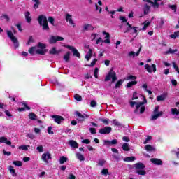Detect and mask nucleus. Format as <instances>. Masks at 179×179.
<instances>
[{
    "label": "nucleus",
    "instance_id": "nucleus-1",
    "mask_svg": "<svg viewBox=\"0 0 179 179\" xmlns=\"http://www.w3.org/2000/svg\"><path fill=\"white\" fill-rule=\"evenodd\" d=\"M45 48H47V45L39 42L37 45V47H31L29 49L28 52H29L31 55H34V51H36V53L38 55H45V52H47V50H45Z\"/></svg>",
    "mask_w": 179,
    "mask_h": 179
},
{
    "label": "nucleus",
    "instance_id": "nucleus-2",
    "mask_svg": "<svg viewBox=\"0 0 179 179\" xmlns=\"http://www.w3.org/2000/svg\"><path fill=\"white\" fill-rule=\"evenodd\" d=\"M38 23L42 27L43 31H50V27L48 26V20L44 15H41L37 19Z\"/></svg>",
    "mask_w": 179,
    "mask_h": 179
},
{
    "label": "nucleus",
    "instance_id": "nucleus-3",
    "mask_svg": "<svg viewBox=\"0 0 179 179\" xmlns=\"http://www.w3.org/2000/svg\"><path fill=\"white\" fill-rule=\"evenodd\" d=\"M111 83H114L117 80V73L114 71V69L111 68L108 74L106 75V77L105 78V82H108L111 80Z\"/></svg>",
    "mask_w": 179,
    "mask_h": 179
},
{
    "label": "nucleus",
    "instance_id": "nucleus-4",
    "mask_svg": "<svg viewBox=\"0 0 179 179\" xmlns=\"http://www.w3.org/2000/svg\"><path fill=\"white\" fill-rule=\"evenodd\" d=\"M159 108H160V106H155L154 111H153L154 115H152L150 118L151 121H155V120H157V118H159V117H162V115H163V111L159 112Z\"/></svg>",
    "mask_w": 179,
    "mask_h": 179
},
{
    "label": "nucleus",
    "instance_id": "nucleus-5",
    "mask_svg": "<svg viewBox=\"0 0 179 179\" xmlns=\"http://www.w3.org/2000/svg\"><path fill=\"white\" fill-rule=\"evenodd\" d=\"M64 47L65 48H68V50H71L73 57H77V58H80V53L79 52V51H78V49L69 45H64Z\"/></svg>",
    "mask_w": 179,
    "mask_h": 179
},
{
    "label": "nucleus",
    "instance_id": "nucleus-6",
    "mask_svg": "<svg viewBox=\"0 0 179 179\" xmlns=\"http://www.w3.org/2000/svg\"><path fill=\"white\" fill-rule=\"evenodd\" d=\"M144 101L143 102H136V101H131L130 106L131 107H134L136 104V110H138L141 108V106H143V104H146L148 103V100H146V97L143 96Z\"/></svg>",
    "mask_w": 179,
    "mask_h": 179
},
{
    "label": "nucleus",
    "instance_id": "nucleus-7",
    "mask_svg": "<svg viewBox=\"0 0 179 179\" xmlns=\"http://www.w3.org/2000/svg\"><path fill=\"white\" fill-rule=\"evenodd\" d=\"M75 115H76V117H78V118H77V120L80 122L85 121V120H86V118H89V115H87L85 113L83 115H82V113H80L79 111H76Z\"/></svg>",
    "mask_w": 179,
    "mask_h": 179
},
{
    "label": "nucleus",
    "instance_id": "nucleus-8",
    "mask_svg": "<svg viewBox=\"0 0 179 179\" xmlns=\"http://www.w3.org/2000/svg\"><path fill=\"white\" fill-rule=\"evenodd\" d=\"M111 131H113V128H111V127H105L103 128H101L99 132L101 135H108V134H110Z\"/></svg>",
    "mask_w": 179,
    "mask_h": 179
},
{
    "label": "nucleus",
    "instance_id": "nucleus-9",
    "mask_svg": "<svg viewBox=\"0 0 179 179\" xmlns=\"http://www.w3.org/2000/svg\"><path fill=\"white\" fill-rule=\"evenodd\" d=\"M51 159H52V157L51 156V153H50L48 151L42 155V160L45 163H48V160Z\"/></svg>",
    "mask_w": 179,
    "mask_h": 179
},
{
    "label": "nucleus",
    "instance_id": "nucleus-10",
    "mask_svg": "<svg viewBox=\"0 0 179 179\" xmlns=\"http://www.w3.org/2000/svg\"><path fill=\"white\" fill-rule=\"evenodd\" d=\"M0 143H6V145H8L9 146H11V148H15V145H12V142L8 140V138L2 136L0 137Z\"/></svg>",
    "mask_w": 179,
    "mask_h": 179
},
{
    "label": "nucleus",
    "instance_id": "nucleus-11",
    "mask_svg": "<svg viewBox=\"0 0 179 179\" xmlns=\"http://www.w3.org/2000/svg\"><path fill=\"white\" fill-rule=\"evenodd\" d=\"M94 30V27H92V24H85L83 27L82 31H83V32L89 31H93Z\"/></svg>",
    "mask_w": 179,
    "mask_h": 179
},
{
    "label": "nucleus",
    "instance_id": "nucleus-12",
    "mask_svg": "<svg viewBox=\"0 0 179 179\" xmlns=\"http://www.w3.org/2000/svg\"><path fill=\"white\" fill-rule=\"evenodd\" d=\"M66 22H68L71 26H73V27H75V22H73V20H72V15L71 14H66Z\"/></svg>",
    "mask_w": 179,
    "mask_h": 179
},
{
    "label": "nucleus",
    "instance_id": "nucleus-13",
    "mask_svg": "<svg viewBox=\"0 0 179 179\" xmlns=\"http://www.w3.org/2000/svg\"><path fill=\"white\" fill-rule=\"evenodd\" d=\"M52 118H54V121L57 124H61L62 121H64L65 120V119H64V117L59 116V115H53L52 116Z\"/></svg>",
    "mask_w": 179,
    "mask_h": 179
},
{
    "label": "nucleus",
    "instance_id": "nucleus-14",
    "mask_svg": "<svg viewBox=\"0 0 179 179\" xmlns=\"http://www.w3.org/2000/svg\"><path fill=\"white\" fill-rule=\"evenodd\" d=\"M150 162L156 166H163V161L159 158H152Z\"/></svg>",
    "mask_w": 179,
    "mask_h": 179
},
{
    "label": "nucleus",
    "instance_id": "nucleus-15",
    "mask_svg": "<svg viewBox=\"0 0 179 179\" xmlns=\"http://www.w3.org/2000/svg\"><path fill=\"white\" fill-rule=\"evenodd\" d=\"M134 167L135 168L136 170H144L145 166V164L142 162H138L134 165Z\"/></svg>",
    "mask_w": 179,
    "mask_h": 179
},
{
    "label": "nucleus",
    "instance_id": "nucleus-16",
    "mask_svg": "<svg viewBox=\"0 0 179 179\" xmlns=\"http://www.w3.org/2000/svg\"><path fill=\"white\" fill-rule=\"evenodd\" d=\"M21 103L22 104V106H24V107L18 108L19 113H22V111H26V110L31 109V108L29 106H27V103H26V102L23 101V102H21Z\"/></svg>",
    "mask_w": 179,
    "mask_h": 179
},
{
    "label": "nucleus",
    "instance_id": "nucleus-17",
    "mask_svg": "<svg viewBox=\"0 0 179 179\" xmlns=\"http://www.w3.org/2000/svg\"><path fill=\"white\" fill-rule=\"evenodd\" d=\"M69 145L74 149H78L79 148V144L75 140H70L69 141Z\"/></svg>",
    "mask_w": 179,
    "mask_h": 179
},
{
    "label": "nucleus",
    "instance_id": "nucleus-18",
    "mask_svg": "<svg viewBox=\"0 0 179 179\" xmlns=\"http://www.w3.org/2000/svg\"><path fill=\"white\" fill-rule=\"evenodd\" d=\"M103 34L106 36L105 38H106L103 41V43H105L106 44H110V43H111V41L110 40V34L103 31Z\"/></svg>",
    "mask_w": 179,
    "mask_h": 179
},
{
    "label": "nucleus",
    "instance_id": "nucleus-19",
    "mask_svg": "<svg viewBox=\"0 0 179 179\" xmlns=\"http://www.w3.org/2000/svg\"><path fill=\"white\" fill-rule=\"evenodd\" d=\"M59 52H61V50H57V48L55 47L52 48L49 51V54H50V55H58Z\"/></svg>",
    "mask_w": 179,
    "mask_h": 179
},
{
    "label": "nucleus",
    "instance_id": "nucleus-20",
    "mask_svg": "<svg viewBox=\"0 0 179 179\" xmlns=\"http://www.w3.org/2000/svg\"><path fill=\"white\" fill-rule=\"evenodd\" d=\"M144 15H148L149 12H150V6L148 4H145L143 8Z\"/></svg>",
    "mask_w": 179,
    "mask_h": 179
},
{
    "label": "nucleus",
    "instance_id": "nucleus-21",
    "mask_svg": "<svg viewBox=\"0 0 179 179\" xmlns=\"http://www.w3.org/2000/svg\"><path fill=\"white\" fill-rule=\"evenodd\" d=\"M145 150L147 151V152H155L156 151V148H155V147L152 146L151 145H146L145 146Z\"/></svg>",
    "mask_w": 179,
    "mask_h": 179
},
{
    "label": "nucleus",
    "instance_id": "nucleus-22",
    "mask_svg": "<svg viewBox=\"0 0 179 179\" xmlns=\"http://www.w3.org/2000/svg\"><path fill=\"white\" fill-rule=\"evenodd\" d=\"M92 55H93V50L90 49L85 55V58L87 61H90V58H92Z\"/></svg>",
    "mask_w": 179,
    "mask_h": 179
},
{
    "label": "nucleus",
    "instance_id": "nucleus-23",
    "mask_svg": "<svg viewBox=\"0 0 179 179\" xmlns=\"http://www.w3.org/2000/svg\"><path fill=\"white\" fill-rule=\"evenodd\" d=\"M126 26H127V27L124 31V33H129L131 31V30H132L134 27H132V24H129V22H127Z\"/></svg>",
    "mask_w": 179,
    "mask_h": 179
},
{
    "label": "nucleus",
    "instance_id": "nucleus-24",
    "mask_svg": "<svg viewBox=\"0 0 179 179\" xmlns=\"http://www.w3.org/2000/svg\"><path fill=\"white\" fill-rule=\"evenodd\" d=\"M122 149L124 152H129L131 150V149L129 148V144H128L127 143H123V145L122 146Z\"/></svg>",
    "mask_w": 179,
    "mask_h": 179
},
{
    "label": "nucleus",
    "instance_id": "nucleus-25",
    "mask_svg": "<svg viewBox=\"0 0 179 179\" xmlns=\"http://www.w3.org/2000/svg\"><path fill=\"white\" fill-rule=\"evenodd\" d=\"M124 83V80H119L115 85L114 89H120L122 84Z\"/></svg>",
    "mask_w": 179,
    "mask_h": 179
},
{
    "label": "nucleus",
    "instance_id": "nucleus-26",
    "mask_svg": "<svg viewBox=\"0 0 179 179\" xmlns=\"http://www.w3.org/2000/svg\"><path fill=\"white\" fill-rule=\"evenodd\" d=\"M135 85H138V81H136V80L130 81L127 84L126 87H127V89H129V88L132 87V86H134Z\"/></svg>",
    "mask_w": 179,
    "mask_h": 179
},
{
    "label": "nucleus",
    "instance_id": "nucleus-27",
    "mask_svg": "<svg viewBox=\"0 0 179 179\" xmlns=\"http://www.w3.org/2000/svg\"><path fill=\"white\" fill-rule=\"evenodd\" d=\"M25 19L27 23L31 22V17L30 16V12L27 11L25 13Z\"/></svg>",
    "mask_w": 179,
    "mask_h": 179
},
{
    "label": "nucleus",
    "instance_id": "nucleus-28",
    "mask_svg": "<svg viewBox=\"0 0 179 179\" xmlns=\"http://www.w3.org/2000/svg\"><path fill=\"white\" fill-rule=\"evenodd\" d=\"M134 160H136V157L134 156L127 157L124 159V162H134Z\"/></svg>",
    "mask_w": 179,
    "mask_h": 179
},
{
    "label": "nucleus",
    "instance_id": "nucleus-29",
    "mask_svg": "<svg viewBox=\"0 0 179 179\" xmlns=\"http://www.w3.org/2000/svg\"><path fill=\"white\" fill-rule=\"evenodd\" d=\"M66 162H68V157H64V156L60 157V158H59L60 164H64V163H66Z\"/></svg>",
    "mask_w": 179,
    "mask_h": 179
},
{
    "label": "nucleus",
    "instance_id": "nucleus-30",
    "mask_svg": "<svg viewBox=\"0 0 179 179\" xmlns=\"http://www.w3.org/2000/svg\"><path fill=\"white\" fill-rule=\"evenodd\" d=\"M32 2H34L35 3L34 4V9H38V6H40V0H32Z\"/></svg>",
    "mask_w": 179,
    "mask_h": 179
},
{
    "label": "nucleus",
    "instance_id": "nucleus-31",
    "mask_svg": "<svg viewBox=\"0 0 179 179\" xmlns=\"http://www.w3.org/2000/svg\"><path fill=\"white\" fill-rule=\"evenodd\" d=\"M10 40H11V41L15 44L16 47H19V42L17 41V38H16V36H13L12 38H10Z\"/></svg>",
    "mask_w": 179,
    "mask_h": 179
},
{
    "label": "nucleus",
    "instance_id": "nucleus-32",
    "mask_svg": "<svg viewBox=\"0 0 179 179\" xmlns=\"http://www.w3.org/2000/svg\"><path fill=\"white\" fill-rule=\"evenodd\" d=\"M29 120H32V121L36 120V118H37V115H36V113H31L29 114L28 115Z\"/></svg>",
    "mask_w": 179,
    "mask_h": 179
},
{
    "label": "nucleus",
    "instance_id": "nucleus-33",
    "mask_svg": "<svg viewBox=\"0 0 179 179\" xmlns=\"http://www.w3.org/2000/svg\"><path fill=\"white\" fill-rule=\"evenodd\" d=\"M178 51V50L177 49L173 50L171 49V48H170L168 51L165 52V55H167L169 54H175V52H177Z\"/></svg>",
    "mask_w": 179,
    "mask_h": 179
},
{
    "label": "nucleus",
    "instance_id": "nucleus-34",
    "mask_svg": "<svg viewBox=\"0 0 179 179\" xmlns=\"http://www.w3.org/2000/svg\"><path fill=\"white\" fill-rule=\"evenodd\" d=\"M71 56V52L68 51L64 56V59L66 62H68L69 61V58Z\"/></svg>",
    "mask_w": 179,
    "mask_h": 179
},
{
    "label": "nucleus",
    "instance_id": "nucleus-35",
    "mask_svg": "<svg viewBox=\"0 0 179 179\" xmlns=\"http://www.w3.org/2000/svg\"><path fill=\"white\" fill-rule=\"evenodd\" d=\"M171 113L172 115H179V110H178L177 108H171Z\"/></svg>",
    "mask_w": 179,
    "mask_h": 179
},
{
    "label": "nucleus",
    "instance_id": "nucleus-36",
    "mask_svg": "<svg viewBox=\"0 0 179 179\" xmlns=\"http://www.w3.org/2000/svg\"><path fill=\"white\" fill-rule=\"evenodd\" d=\"M136 174H138V176H146V171L143 169H139L136 171Z\"/></svg>",
    "mask_w": 179,
    "mask_h": 179
},
{
    "label": "nucleus",
    "instance_id": "nucleus-37",
    "mask_svg": "<svg viewBox=\"0 0 179 179\" xmlns=\"http://www.w3.org/2000/svg\"><path fill=\"white\" fill-rule=\"evenodd\" d=\"M76 157H77V159H78V160H80V162H84V160H85V157H83V155L81 153H80V152H78V153L76 154Z\"/></svg>",
    "mask_w": 179,
    "mask_h": 179
},
{
    "label": "nucleus",
    "instance_id": "nucleus-38",
    "mask_svg": "<svg viewBox=\"0 0 179 179\" xmlns=\"http://www.w3.org/2000/svg\"><path fill=\"white\" fill-rule=\"evenodd\" d=\"M9 171L11 174H13V177H16V176H17V174L16 173V171L13 169V166H9Z\"/></svg>",
    "mask_w": 179,
    "mask_h": 179
},
{
    "label": "nucleus",
    "instance_id": "nucleus-39",
    "mask_svg": "<svg viewBox=\"0 0 179 179\" xmlns=\"http://www.w3.org/2000/svg\"><path fill=\"white\" fill-rule=\"evenodd\" d=\"M13 164H14V166H17V167H22L23 166V162L21 161H13Z\"/></svg>",
    "mask_w": 179,
    "mask_h": 179
},
{
    "label": "nucleus",
    "instance_id": "nucleus-40",
    "mask_svg": "<svg viewBox=\"0 0 179 179\" xmlns=\"http://www.w3.org/2000/svg\"><path fill=\"white\" fill-rule=\"evenodd\" d=\"M57 36H52L50 39V44H55V43H57Z\"/></svg>",
    "mask_w": 179,
    "mask_h": 179
},
{
    "label": "nucleus",
    "instance_id": "nucleus-41",
    "mask_svg": "<svg viewBox=\"0 0 179 179\" xmlns=\"http://www.w3.org/2000/svg\"><path fill=\"white\" fill-rule=\"evenodd\" d=\"M151 5H152V8H154V9H159V8H160V3L156 1H152Z\"/></svg>",
    "mask_w": 179,
    "mask_h": 179
},
{
    "label": "nucleus",
    "instance_id": "nucleus-42",
    "mask_svg": "<svg viewBox=\"0 0 179 179\" xmlns=\"http://www.w3.org/2000/svg\"><path fill=\"white\" fill-rule=\"evenodd\" d=\"M166 100V95H159L157 96V101H164Z\"/></svg>",
    "mask_w": 179,
    "mask_h": 179
},
{
    "label": "nucleus",
    "instance_id": "nucleus-43",
    "mask_svg": "<svg viewBox=\"0 0 179 179\" xmlns=\"http://www.w3.org/2000/svg\"><path fill=\"white\" fill-rule=\"evenodd\" d=\"M29 148H30V145H22L19 146L18 149H21L22 150H29Z\"/></svg>",
    "mask_w": 179,
    "mask_h": 179
},
{
    "label": "nucleus",
    "instance_id": "nucleus-44",
    "mask_svg": "<svg viewBox=\"0 0 179 179\" xmlns=\"http://www.w3.org/2000/svg\"><path fill=\"white\" fill-rule=\"evenodd\" d=\"M48 20L49 23L51 24L52 26H55V24L54 23V22H55V20L54 19V17L50 16V17H48Z\"/></svg>",
    "mask_w": 179,
    "mask_h": 179
},
{
    "label": "nucleus",
    "instance_id": "nucleus-45",
    "mask_svg": "<svg viewBox=\"0 0 179 179\" xmlns=\"http://www.w3.org/2000/svg\"><path fill=\"white\" fill-rule=\"evenodd\" d=\"M94 76L96 79L99 78V68L96 67L94 70Z\"/></svg>",
    "mask_w": 179,
    "mask_h": 179
},
{
    "label": "nucleus",
    "instance_id": "nucleus-46",
    "mask_svg": "<svg viewBox=\"0 0 179 179\" xmlns=\"http://www.w3.org/2000/svg\"><path fill=\"white\" fill-rule=\"evenodd\" d=\"M113 125H115V127H121L122 124L120 123V122H118V120H117V119H115L112 121Z\"/></svg>",
    "mask_w": 179,
    "mask_h": 179
},
{
    "label": "nucleus",
    "instance_id": "nucleus-47",
    "mask_svg": "<svg viewBox=\"0 0 179 179\" xmlns=\"http://www.w3.org/2000/svg\"><path fill=\"white\" fill-rule=\"evenodd\" d=\"M145 69H146L147 72L149 73H152V69H150V66H149V64H147L144 66Z\"/></svg>",
    "mask_w": 179,
    "mask_h": 179
},
{
    "label": "nucleus",
    "instance_id": "nucleus-48",
    "mask_svg": "<svg viewBox=\"0 0 179 179\" xmlns=\"http://www.w3.org/2000/svg\"><path fill=\"white\" fill-rule=\"evenodd\" d=\"M96 62H97V59H94V60L91 62L90 64H87L85 65V66H90V67L94 66L96 65Z\"/></svg>",
    "mask_w": 179,
    "mask_h": 179
},
{
    "label": "nucleus",
    "instance_id": "nucleus-49",
    "mask_svg": "<svg viewBox=\"0 0 179 179\" xmlns=\"http://www.w3.org/2000/svg\"><path fill=\"white\" fill-rule=\"evenodd\" d=\"M150 22L149 21H145L144 22V26L142 28V30H146V29H148V27L150 26Z\"/></svg>",
    "mask_w": 179,
    "mask_h": 179
},
{
    "label": "nucleus",
    "instance_id": "nucleus-50",
    "mask_svg": "<svg viewBox=\"0 0 179 179\" xmlns=\"http://www.w3.org/2000/svg\"><path fill=\"white\" fill-rule=\"evenodd\" d=\"M74 99L75 100H76L77 101H82V96L76 94L75 96H74Z\"/></svg>",
    "mask_w": 179,
    "mask_h": 179
},
{
    "label": "nucleus",
    "instance_id": "nucleus-51",
    "mask_svg": "<svg viewBox=\"0 0 179 179\" xmlns=\"http://www.w3.org/2000/svg\"><path fill=\"white\" fill-rule=\"evenodd\" d=\"M120 20H122V23H128V20L124 16H120Z\"/></svg>",
    "mask_w": 179,
    "mask_h": 179
},
{
    "label": "nucleus",
    "instance_id": "nucleus-52",
    "mask_svg": "<svg viewBox=\"0 0 179 179\" xmlns=\"http://www.w3.org/2000/svg\"><path fill=\"white\" fill-rule=\"evenodd\" d=\"M127 80H136L137 78H136V76L129 75L127 76Z\"/></svg>",
    "mask_w": 179,
    "mask_h": 179
},
{
    "label": "nucleus",
    "instance_id": "nucleus-53",
    "mask_svg": "<svg viewBox=\"0 0 179 179\" xmlns=\"http://www.w3.org/2000/svg\"><path fill=\"white\" fill-rule=\"evenodd\" d=\"M171 38H176V37H179V31L174 32L173 34L170 35Z\"/></svg>",
    "mask_w": 179,
    "mask_h": 179
},
{
    "label": "nucleus",
    "instance_id": "nucleus-54",
    "mask_svg": "<svg viewBox=\"0 0 179 179\" xmlns=\"http://www.w3.org/2000/svg\"><path fill=\"white\" fill-rule=\"evenodd\" d=\"M169 8L171 9V10H173V12H177V6L176 5H169Z\"/></svg>",
    "mask_w": 179,
    "mask_h": 179
},
{
    "label": "nucleus",
    "instance_id": "nucleus-55",
    "mask_svg": "<svg viewBox=\"0 0 179 179\" xmlns=\"http://www.w3.org/2000/svg\"><path fill=\"white\" fill-rule=\"evenodd\" d=\"M102 176H107L108 175V169H103L101 171Z\"/></svg>",
    "mask_w": 179,
    "mask_h": 179
},
{
    "label": "nucleus",
    "instance_id": "nucleus-56",
    "mask_svg": "<svg viewBox=\"0 0 179 179\" xmlns=\"http://www.w3.org/2000/svg\"><path fill=\"white\" fill-rule=\"evenodd\" d=\"M99 121H101V122H103V124H105V125H108L109 122V120L108 119H99Z\"/></svg>",
    "mask_w": 179,
    "mask_h": 179
},
{
    "label": "nucleus",
    "instance_id": "nucleus-57",
    "mask_svg": "<svg viewBox=\"0 0 179 179\" xmlns=\"http://www.w3.org/2000/svg\"><path fill=\"white\" fill-rule=\"evenodd\" d=\"M152 137L150 136H148L145 138V141L143 142L144 145H146V143H149V141H152Z\"/></svg>",
    "mask_w": 179,
    "mask_h": 179
},
{
    "label": "nucleus",
    "instance_id": "nucleus-58",
    "mask_svg": "<svg viewBox=\"0 0 179 179\" xmlns=\"http://www.w3.org/2000/svg\"><path fill=\"white\" fill-rule=\"evenodd\" d=\"M36 150H38V152H39V153H41V152H44V148H43V145H39L36 148Z\"/></svg>",
    "mask_w": 179,
    "mask_h": 179
},
{
    "label": "nucleus",
    "instance_id": "nucleus-59",
    "mask_svg": "<svg viewBox=\"0 0 179 179\" xmlns=\"http://www.w3.org/2000/svg\"><path fill=\"white\" fill-rule=\"evenodd\" d=\"M31 43H34V39H33V36H29L27 45H30Z\"/></svg>",
    "mask_w": 179,
    "mask_h": 179
},
{
    "label": "nucleus",
    "instance_id": "nucleus-60",
    "mask_svg": "<svg viewBox=\"0 0 179 179\" xmlns=\"http://www.w3.org/2000/svg\"><path fill=\"white\" fill-rule=\"evenodd\" d=\"M7 36L10 39L15 36L13 33H12V31H7Z\"/></svg>",
    "mask_w": 179,
    "mask_h": 179
},
{
    "label": "nucleus",
    "instance_id": "nucleus-61",
    "mask_svg": "<svg viewBox=\"0 0 179 179\" xmlns=\"http://www.w3.org/2000/svg\"><path fill=\"white\" fill-rule=\"evenodd\" d=\"M172 64H173V66L175 71H176V72H178V73H179L178 66H177V64L174 62Z\"/></svg>",
    "mask_w": 179,
    "mask_h": 179
},
{
    "label": "nucleus",
    "instance_id": "nucleus-62",
    "mask_svg": "<svg viewBox=\"0 0 179 179\" xmlns=\"http://www.w3.org/2000/svg\"><path fill=\"white\" fill-rule=\"evenodd\" d=\"M138 92H134L133 93V97H132V100H138Z\"/></svg>",
    "mask_w": 179,
    "mask_h": 179
},
{
    "label": "nucleus",
    "instance_id": "nucleus-63",
    "mask_svg": "<svg viewBox=\"0 0 179 179\" xmlns=\"http://www.w3.org/2000/svg\"><path fill=\"white\" fill-rule=\"evenodd\" d=\"M90 132L91 134H97V131L96 130V128H94V127H90Z\"/></svg>",
    "mask_w": 179,
    "mask_h": 179
},
{
    "label": "nucleus",
    "instance_id": "nucleus-64",
    "mask_svg": "<svg viewBox=\"0 0 179 179\" xmlns=\"http://www.w3.org/2000/svg\"><path fill=\"white\" fill-rule=\"evenodd\" d=\"M96 106H97V103L96 102V101H94V100L91 101L90 106L91 107H96Z\"/></svg>",
    "mask_w": 179,
    "mask_h": 179
}]
</instances>
